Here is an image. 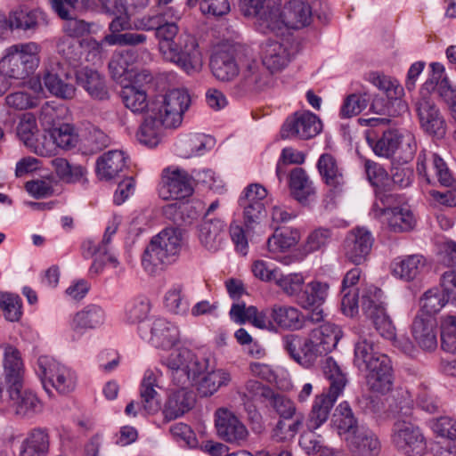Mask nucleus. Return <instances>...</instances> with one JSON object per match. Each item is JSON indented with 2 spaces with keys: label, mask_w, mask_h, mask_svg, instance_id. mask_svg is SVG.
Here are the masks:
<instances>
[{
  "label": "nucleus",
  "mask_w": 456,
  "mask_h": 456,
  "mask_svg": "<svg viewBox=\"0 0 456 456\" xmlns=\"http://www.w3.org/2000/svg\"><path fill=\"white\" fill-rule=\"evenodd\" d=\"M163 363L168 369L173 384L180 387L169 395L163 410L165 419L172 420L194 406V395L187 388L208 369L209 360L187 348H181L172 352Z\"/></svg>",
  "instance_id": "obj_1"
},
{
  "label": "nucleus",
  "mask_w": 456,
  "mask_h": 456,
  "mask_svg": "<svg viewBox=\"0 0 456 456\" xmlns=\"http://www.w3.org/2000/svg\"><path fill=\"white\" fill-rule=\"evenodd\" d=\"M342 338V331L334 323L325 322L313 329L307 337L289 333L281 337V346L289 357L305 368L330 353Z\"/></svg>",
  "instance_id": "obj_2"
},
{
  "label": "nucleus",
  "mask_w": 456,
  "mask_h": 456,
  "mask_svg": "<svg viewBox=\"0 0 456 456\" xmlns=\"http://www.w3.org/2000/svg\"><path fill=\"white\" fill-rule=\"evenodd\" d=\"M178 32L175 22L164 19L155 32L159 51L166 59L175 63L186 73L198 72L202 66V59L197 40L188 34L178 36Z\"/></svg>",
  "instance_id": "obj_3"
},
{
  "label": "nucleus",
  "mask_w": 456,
  "mask_h": 456,
  "mask_svg": "<svg viewBox=\"0 0 456 456\" xmlns=\"http://www.w3.org/2000/svg\"><path fill=\"white\" fill-rule=\"evenodd\" d=\"M323 374L329 381L328 392L316 395L314 401L305 421L307 430L310 431L316 430L328 420L334 403L347 383L345 373L331 357L324 362Z\"/></svg>",
  "instance_id": "obj_4"
},
{
  "label": "nucleus",
  "mask_w": 456,
  "mask_h": 456,
  "mask_svg": "<svg viewBox=\"0 0 456 456\" xmlns=\"http://www.w3.org/2000/svg\"><path fill=\"white\" fill-rule=\"evenodd\" d=\"M401 398L403 401L396 404L399 416L393 423L390 439L396 450L410 454L423 449L425 437L420 428L410 419L412 400L407 393H402Z\"/></svg>",
  "instance_id": "obj_5"
},
{
  "label": "nucleus",
  "mask_w": 456,
  "mask_h": 456,
  "mask_svg": "<svg viewBox=\"0 0 456 456\" xmlns=\"http://www.w3.org/2000/svg\"><path fill=\"white\" fill-rule=\"evenodd\" d=\"M40 46L35 42L18 44L0 61V70L13 79L28 77L39 64Z\"/></svg>",
  "instance_id": "obj_6"
},
{
  "label": "nucleus",
  "mask_w": 456,
  "mask_h": 456,
  "mask_svg": "<svg viewBox=\"0 0 456 456\" xmlns=\"http://www.w3.org/2000/svg\"><path fill=\"white\" fill-rule=\"evenodd\" d=\"M182 234L177 228H166L154 236L146 247L142 263L145 269L152 271L163 264H168L181 250Z\"/></svg>",
  "instance_id": "obj_7"
},
{
  "label": "nucleus",
  "mask_w": 456,
  "mask_h": 456,
  "mask_svg": "<svg viewBox=\"0 0 456 456\" xmlns=\"http://www.w3.org/2000/svg\"><path fill=\"white\" fill-rule=\"evenodd\" d=\"M432 83L419 89L413 108L421 129L428 134L442 137L446 131V122L432 95Z\"/></svg>",
  "instance_id": "obj_8"
},
{
  "label": "nucleus",
  "mask_w": 456,
  "mask_h": 456,
  "mask_svg": "<svg viewBox=\"0 0 456 456\" xmlns=\"http://www.w3.org/2000/svg\"><path fill=\"white\" fill-rule=\"evenodd\" d=\"M275 85L273 73L256 60L248 59L241 64L240 77L233 94L241 97L248 94L267 92Z\"/></svg>",
  "instance_id": "obj_9"
},
{
  "label": "nucleus",
  "mask_w": 456,
  "mask_h": 456,
  "mask_svg": "<svg viewBox=\"0 0 456 456\" xmlns=\"http://www.w3.org/2000/svg\"><path fill=\"white\" fill-rule=\"evenodd\" d=\"M37 364L38 374L47 393H51L50 387L63 395L75 389L77 376L69 368L46 355L40 356Z\"/></svg>",
  "instance_id": "obj_10"
},
{
  "label": "nucleus",
  "mask_w": 456,
  "mask_h": 456,
  "mask_svg": "<svg viewBox=\"0 0 456 456\" xmlns=\"http://www.w3.org/2000/svg\"><path fill=\"white\" fill-rule=\"evenodd\" d=\"M191 104V97L184 89H172L159 96L151 105V110L161 118L166 128H175L183 121V116Z\"/></svg>",
  "instance_id": "obj_11"
},
{
  "label": "nucleus",
  "mask_w": 456,
  "mask_h": 456,
  "mask_svg": "<svg viewBox=\"0 0 456 456\" xmlns=\"http://www.w3.org/2000/svg\"><path fill=\"white\" fill-rule=\"evenodd\" d=\"M381 296L380 289L372 285L366 287L361 297L362 307L379 334L392 340L395 337V327L380 301Z\"/></svg>",
  "instance_id": "obj_12"
},
{
  "label": "nucleus",
  "mask_w": 456,
  "mask_h": 456,
  "mask_svg": "<svg viewBox=\"0 0 456 456\" xmlns=\"http://www.w3.org/2000/svg\"><path fill=\"white\" fill-rule=\"evenodd\" d=\"M44 85L54 96L70 100L76 95V86L72 83V69L66 63L53 60L43 77Z\"/></svg>",
  "instance_id": "obj_13"
},
{
  "label": "nucleus",
  "mask_w": 456,
  "mask_h": 456,
  "mask_svg": "<svg viewBox=\"0 0 456 456\" xmlns=\"http://www.w3.org/2000/svg\"><path fill=\"white\" fill-rule=\"evenodd\" d=\"M194 191V179L185 170L167 167L162 172L159 192L164 200H182Z\"/></svg>",
  "instance_id": "obj_14"
},
{
  "label": "nucleus",
  "mask_w": 456,
  "mask_h": 456,
  "mask_svg": "<svg viewBox=\"0 0 456 456\" xmlns=\"http://www.w3.org/2000/svg\"><path fill=\"white\" fill-rule=\"evenodd\" d=\"M322 130V123L310 111H297L289 117L281 129L282 139L309 140Z\"/></svg>",
  "instance_id": "obj_15"
},
{
  "label": "nucleus",
  "mask_w": 456,
  "mask_h": 456,
  "mask_svg": "<svg viewBox=\"0 0 456 456\" xmlns=\"http://www.w3.org/2000/svg\"><path fill=\"white\" fill-rule=\"evenodd\" d=\"M141 337L151 342L155 347L168 349L179 340L177 328L168 321L158 318L152 323L142 324L138 327Z\"/></svg>",
  "instance_id": "obj_16"
},
{
  "label": "nucleus",
  "mask_w": 456,
  "mask_h": 456,
  "mask_svg": "<svg viewBox=\"0 0 456 456\" xmlns=\"http://www.w3.org/2000/svg\"><path fill=\"white\" fill-rule=\"evenodd\" d=\"M374 239L371 233L364 228H355L350 231L344 240V254L346 258L354 265H361L370 255Z\"/></svg>",
  "instance_id": "obj_17"
},
{
  "label": "nucleus",
  "mask_w": 456,
  "mask_h": 456,
  "mask_svg": "<svg viewBox=\"0 0 456 456\" xmlns=\"http://www.w3.org/2000/svg\"><path fill=\"white\" fill-rule=\"evenodd\" d=\"M46 14L40 9L17 8L12 11L7 20L0 19V29H21L36 31L38 28L46 26Z\"/></svg>",
  "instance_id": "obj_18"
},
{
  "label": "nucleus",
  "mask_w": 456,
  "mask_h": 456,
  "mask_svg": "<svg viewBox=\"0 0 456 456\" xmlns=\"http://www.w3.org/2000/svg\"><path fill=\"white\" fill-rule=\"evenodd\" d=\"M8 406L20 417H29L41 410V403L36 394L23 388L22 382L8 386Z\"/></svg>",
  "instance_id": "obj_19"
},
{
  "label": "nucleus",
  "mask_w": 456,
  "mask_h": 456,
  "mask_svg": "<svg viewBox=\"0 0 456 456\" xmlns=\"http://www.w3.org/2000/svg\"><path fill=\"white\" fill-rule=\"evenodd\" d=\"M292 56V45L289 42L267 40L262 45V64L273 74L285 69Z\"/></svg>",
  "instance_id": "obj_20"
},
{
  "label": "nucleus",
  "mask_w": 456,
  "mask_h": 456,
  "mask_svg": "<svg viewBox=\"0 0 456 456\" xmlns=\"http://www.w3.org/2000/svg\"><path fill=\"white\" fill-rule=\"evenodd\" d=\"M346 441L354 456H379L382 448L379 436L366 427L355 429Z\"/></svg>",
  "instance_id": "obj_21"
},
{
  "label": "nucleus",
  "mask_w": 456,
  "mask_h": 456,
  "mask_svg": "<svg viewBox=\"0 0 456 456\" xmlns=\"http://www.w3.org/2000/svg\"><path fill=\"white\" fill-rule=\"evenodd\" d=\"M216 428L218 436L228 443L240 444L248 436L245 426L227 410H217Z\"/></svg>",
  "instance_id": "obj_22"
},
{
  "label": "nucleus",
  "mask_w": 456,
  "mask_h": 456,
  "mask_svg": "<svg viewBox=\"0 0 456 456\" xmlns=\"http://www.w3.org/2000/svg\"><path fill=\"white\" fill-rule=\"evenodd\" d=\"M224 235V222L216 216L205 215L198 227L200 244L208 250L216 251L220 248Z\"/></svg>",
  "instance_id": "obj_23"
},
{
  "label": "nucleus",
  "mask_w": 456,
  "mask_h": 456,
  "mask_svg": "<svg viewBox=\"0 0 456 456\" xmlns=\"http://www.w3.org/2000/svg\"><path fill=\"white\" fill-rule=\"evenodd\" d=\"M106 12L115 15L109 24L110 34L106 35L103 41L110 45H114L113 38L123 36V31L132 28L130 17L126 12V8L121 0H100Z\"/></svg>",
  "instance_id": "obj_24"
},
{
  "label": "nucleus",
  "mask_w": 456,
  "mask_h": 456,
  "mask_svg": "<svg viewBox=\"0 0 456 456\" xmlns=\"http://www.w3.org/2000/svg\"><path fill=\"white\" fill-rule=\"evenodd\" d=\"M282 17L285 27L299 29L310 25L312 7L306 0H289L283 5Z\"/></svg>",
  "instance_id": "obj_25"
},
{
  "label": "nucleus",
  "mask_w": 456,
  "mask_h": 456,
  "mask_svg": "<svg viewBox=\"0 0 456 456\" xmlns=\"http://www.w3.org/2000/svg\"><path fill=\"white\" fill-rule=\"evenodd\" d=\"M210 69L214 77L223 82H229L240 74L239 64L230 50H217L210 58Z\"/></svg>",
  "instance_id": "obj_26"
},
{
  "label": "nucleus",
  "mask_w": 456,
  "mask_h": 456,
  "mask_svg": "<svg viewBox=\"0 0 456 456\" xmlns=\"http://www.w3.org/2000/svg\"><path fill=\"white\" fill-rule=\"evenodd\" d=\"M436 326L434 316L418 314L414 318L411 333L415 341L423 350L431 351L436 348Z\"/></svg>",
  "instance_id": "obj_27"
},
{
  "label": "nucleus",
  "mask_w": 456,
  "mask_h": 456,
  "mask_svg": "<svg viewBox=\"0 0 456 456\" xmlns=\"http://www.w3.org/2000/svg\"><path fill=\"white\" fill-rule=\"evenodd\" d=\"M102 45L94 38L77 41L75 39H65L58 45V52L66 60L69 67L76 66L81 58V50H89L94 57L100 55Z\"/></svg>",
  "instance_id": "obj_28"
},
{
  "label": "nucleus",
  "mask_w": 456,
  "mask_h": 456,
  "mask_svg": "<svg viewBox=\"0 0 456 456\" xmlns=\"http://www.w3.org/2000/svg\"><path fill=\"white\" fill-rule=\"evenodd\" d=\"M77 83L81 86L88 94L99 101L108 100L110 94L104 77L96 70L82 68L75 73Z\"/></svg>",
  "instance_id": "obj_29"
},
{
  "label": "nucleus",
  "mask_w": 456,
  "mask_h": 456,
  "mask_svg": "<svg viewBox=\"0 0 456 456\" xmlns=\"http://www.w3.org/2000/svg\"><path fill=\"white\" fill-rule=\"evenodd\" d=\"M433 167L441 185L450 188L445 192H437L439 201L449 207L456 206V180L446 163L438 155L433 154Z\"/></svg>",
  "instance_id": "obj_30"
},
{
  "label": "nucleus",
  "mask_w": 456,
  "mask_h": 456,
  "mask_svg": "<svg viewBox=\"0 0 456 456\" xmlns=\"http://www.w3.org/2000/svg\"><path fill=\"white\" fill-rule=\"evenodd\" d=\"M289 187L292 197L303 204L312 200L316 193L313 181L302 167H295L290 171Z\"/></svg>",
  "instance_id": "obj_31"
},
{
  "label": "nucleus",
  "mask_w": 456,
  "mask_h": 456,
  "mask_svg": "<svg viewBox=\"0 0 456 456\" xmlns=\"http://www.w3.org/2000/svg\"><path fill=\"white\" fill-rule=\"evenodd\" d=\"M126 167V157L120 151H110L96 161V173L101 180L109 181Z\"/></svg>",
  "instance_id": "obj_32"
},
{
  "label": "nucleus",
  "mask_w": 456,
  "mask_h": 456,
  "mask_svg": "<svg viewBox=\"0 0 456 456\" xmlns=\"http://www.w3.org/2000/svg\"><path fill=\"white\" fill-rule=\"evenodd\" d=\"M399 134L396 130H387L382 133V136L376 139L372 131H366V141L371 147L373 152L382 158L394 159L397 149V141Z\"/></svg>",
  "instance_id": "obj_33"
},
{
  "label": "nucleus",
  "mask_w": 456,
  "mask_h": 456,
  "mask_svg": "<svg viewBox=\"0 0 456 456\" xmlns=\"http://www.w3.org/2000/svg\"><path fill=\"white\" fill-rule=\"evenodd\" d=\"M202 373L191 386H195L199 395L202 397L212 395L223 386H227L231 381V375L224 370L219 369Z\"/></svg>",
  "instance_id": "obj_34"
},
{
  "label": "nucleus",
  "mask_w": 456,
  "mask_h": 456,
  "mask_svg": "<svg viewBox=\"0 0 456 456\" xmlns=\"http://www.w3.org/2000/svg\"><path fill=\"white\" fill-rule=\"evenodd\" d=\"M317 168L323 182L332 189L340 190L345 183L342 169L338 167L335 157L323 153L317 162Z\"/></svg>",
  "instance_id": "obj_35"
},
{
  "label": "nucleus",
  "mask_w": 456,
  "mask_h": 456,
  "mask_svg": "<svg viewBox=\"0 0 456 456\" xmlns=\"http://www.w3.org/2000/svg\"><path fill=\"white\" fill-rule=\"evenodd\" d=\"M49 447L50 436L47 430L34 428L23 440L19 456H46Z\"/></svg>",
  "instance_id": "obj_36"
},
{
  "label": "nucleus",
  "mask_w": 456,
  "mask_h": 456,
  "mask_svg": "<svg viewBox=\"0 0 456 456\" xmlns=\"http://www.w3.org/2000/svg\"><path fill=\"white\" fill-rule=\"evenodd\" d=\"M105 321V313L98 305H88L77 312L71 322V329L76 332H83L88 329H95Z\"/></svg>",
  "instance_id": "obj_37"
},
{
  "label": "nucleus",
  "mask_w": 456,
  "mask_h": 456,
  "mask_svg": "<svg viewBox=\"0 0 456 456\" xmlns=\"http://www.w3.org/2000/svg\"><path fill=\"white\" fill-rule=\"evenodd\" d=\"M165 122L156 113L149 109L147 116L142 123L136 136L140 143L153 148L159 143L161 127Z\"/></svg>",
  "instance_id": "obj_38"
},
{
  "label": "nucleus",
  "mask_w": 456,
  "mask_h": 456,
  "mask_svg": "<svg viewBox=\"0 0 456 456\" xmlns=\"http://www.w3.org/2000/svg\"><path fill=\"white\" fill-rule=\"evenodd\" d=\"M426 259L422 255H411L398 257L393 263V273L400 279L410 281L417 278L426 267Z\"/></svg>",
  "instance_id": "obj_39"
},
{
  "label": "nucleus",
  "mask_w": 456,
  "mask_h": 456,
  "mask_svg": "<svg viewBox=\"0 0 456 456\" xmlns=\"http://www.w3.org/2000/svg\"><path fill=\"white\" fill-rule=\"evenodd\" d=\"M271 316L273 322L281 329L299 330L304 328V315L291 305H274Z\"/></svg>",
  "instance_id": "obj_40"
},
{
  "label": "nucleus",
  "mask_w": 456,
  "mask_h": 456,
  "mask_svg": "<svg viewBox=\"0 0 456 456\" xmlns=\"http://www.w3.org/2000/svg\"><path fill=\"white\" fill-rule=\"evenodd\" d=\"M328 292L329 285L326 282L313 281L305 283L296 304L306 310L314 306H321L325 302Z\"/></svg>",
  "instance_id": "obj_41"
},
{
  "label": "nucleus",
  "mask_w": 456,
  "mask_h": 456,
  "mask_svg": "<svg viewBox=\"0 0 456 456\" xmlns=\"http://www.w3.org/2000/svg\"><path fill=\"white\" fill-rule=\"evenodd\" d=\"M158 387L157 379L151 370H147L140 386V395L142 405L148 413L157 412L160 409L159 394L156 390Z\"/></svg>",
  "instance_id": "obj_42"
},
{
  "label": "nucleus",
  "mask_w": 456,
  "mask_h": 456,
  "mask_svg": "<svg viewBox=\"0 0 456 456\" xmlns=\"http://www.w3.org/2000/svg\"><path fill=\"white\" fill-rule=\"evenodd\" d=\"M110 139L100 128L90 126L85 129L81 139V151L84 154L93 155L107 148Z\"/></svg>",
  "instance_id": "obj_43"
},
{
  "label": "nucleus",
  "mask_w": 456,
  "mask_h": 456,
  "mask_svg": "<svg viewBox=\"0 0 456 456\" xmlns=\"http://www.w3.org/2000/svg\"><path fill=\"white\" fill-rule=\"evenodd\" d=\"M4 368L8 385L22 382L23 362L20 352L12 346L4 347Z\"/></svg>",
  "instance_id": "obj_44"
},
{
  "label": "nucleus",
  "mask_w": 456,
  "mask_h": 456,
  "mask_svg": "<svg viewBox=\"0 0 456 456\" xmlns=\"http://www.w3.org/2000/svg\"><path fill=\"white\" fill-rule=\"evenodd\" d=\"M119 95L125 107L133 113L142 114L148 110L149 102L145 90L134 85H127L122 87Z\"/></svg>",
  "instance_id": "obj_45"
},
{
  "label": "nucleus",
  "mask_w": 456,
  "mask_h": 456,
  "mask_svg": "<svg viewBox=\"0 0 456 456\" xmlns=\"http://www.w3.org/2000/svg\"><path fill=\"white\" fill-rule=\"evenodd\" d=\"M300 240V233L297 229L289 227H274V232L267 240V248L270 252H282L295 246Z\"/></svg>",
  "instance_id": "obj_46"
},
{
  "label": "nucleus",
  "mask_w": 456,
  "mask_h": 456,
  "mask_svg": "<svg viewBox=\"0 0 456 456\" xmlns=\"http://www.w3.org/2000/svg\"><path fill=\"white\" fill-rule=\"evenodd\" d=\"M377 201L373 204L371 212L375 217L387 215L388 210L395 211L407 207L405 199L402 194L392 193L387 191H376Z\"/></svg>",
  "instance_id": "obj_47"
},
{
  "label": "nucleus",
  "mask_w": 456,
  "mask_h": 456,
  "mask_svg": "<svg viewBox=\"0 0 456 456\" xmlns=\"http://www.w3.org/2000/svg\"><path fill=\"white\" fill-rule=\"evenodd\" d=\"M332 421L340 436L345 434L349 436L355 429L361 428L358 426L357 418L354 416L349 403L346 401L336 407Z\"/></svg>",
  "instance_id": "obj_48"
},
{
  "label": "nucleus",
  "mask_w": 456,
  "mask_h": 456,
  "mask_svg": "<svg viewBox=\"0 0 456 456\" xmlns=\"http://www.w3.org/2000/svg\"><path fill=\"white\" fill-rule=\"evenodd\" d=\"M377 350L375 344L367 338H360L354 345V364L360 370H365L371 363L381 355Z\"/></svg>",
  "instance_id": "obj_49"
},
{
  "label": "nucleus",
  "mask_w": 456,
  "mask_h": 456,
  "mask_svg": "<svg viewBox=\"0 0 456 456\" xmlns=\"http://www.w3.org/2000/svg\"><path fill=\"white\" fill-rule=\"evenodd\" d=\"M384 217L390 230L395 232L411 231L415 225V218L409 206L395 211L388 210Z\"/></svg>",
  "instance_id": "obj_50"
},
{
  "label": "nucleus",
  "mask_w": 456,
  "mask_h": 456,
  "mask_svg": "<svg viewBox=\"0 0 456 456\" xmlns=\"http://www.w3.org/2000/svg\"><path fill=\"white\" fill-rule=\"evenodd\" d=\"M275 284L286 296L294 298L295 303H297L305 285V278L299 273H279L275 277Z\"/></svg>",
  "instance_id": "obj_51"
},
{
  "label": "nucleus",
  "mask_w": 456,
  "mask_h": 456,
  "mask_svg": "<svg viewBox=\"0 0 456 456\" xmlns=\"http://www.w3.org/2000/svg\"><path fill=\"white\" fill-rule=\"evenodd\" d=\"M51 165L58 177L67 183H76L86 174V168L80 165H71L63 158H55Z\"/></svg>",
  "instance_id": "obj_52"
},
{
  "label": "nucleus",
  "mask_w": 456,
  "mask_h": 456,
  "mask_svg": "<svg viewBox=\"0 0 456 456\" xmlns=\"http://www.w3.org/2000/svg\"><path fill=\"white\" fill-rule=\"evenodd\" d=\"M397 149L395 153L393 162L397 164H407L413 159L417 151V142L413 134H400L397 141Z\"/></svg>",
  "instance_id": "obj_53"
},
{
  "label": "nucleus",
  "mask_w": 456,
  "mask_h": 456,
  "mask_svg": "<svg viewBox=\"0 0 456 456\" xmlns=\"http://www.w3.org/2000/svg\"><path fill=\"white\" fill-rule=\"evenodd\" d=\"M50 136L56 146L63 150L75 147L78 142L77 134L69 124H62L53 127L50 130Z\"/></svg>",
  "instance_id": "obj_54"
},
{
  "label": "nucleus",
  "mask_w": 456,
  "mask_h": 456,
  "mask_svg": "<svg viewBox=\"0 0 456 456\" xmlns=\"http://www.w3.org/2000/svg\"><path fill=\"white\" fill-rule=\"evenodd\" d=\"M258 28L263 33L278 32L285 26L282 11L267 7L266 10L256 19Z\"/></svg>",
  "instance_id": "obj_55"
},
{
  "label": "nucleus",
  "mask_w": 456,
  "mask_h": 456,
  "mask_svg": "<svg viewBox=\"0 0 456 456\" xmlns=\"http://www.w3.org/2000/svg\"><path fill=\"white\" fill-rule=\"evenodd\" d=\"M366 386L373 393L385 395L392 390L394 384V370L366 374Z\"/></svg>",
  "instance_id": "obj_56"
},
{
  "label": "nucleus",
  "mask_w": 456,
  "mask_h": 456,
  "mask_svg": "<svg viewBox=\"0 0 456 456\" xmlns=\"http://www.w3.org/2000/svg\"><path fill=\"white\" fill-rule=\"evenodd\" d=\"M0 308L9 322H18L22 314L21 299L18 295L11 293L0 294Z\"/></svg>",
  "instance_id": "obj_57"
},
{
  "label": "nucleus",
  "mask_w": 456,
  "mask_h": 456,
  "mask_svg": "<svg viewBox=\"0 0 456 456\" xmlns=\"http://www.w3.org/2000/svg\"><path fill=\"white\" fill-rule=\"evenodd\" d=\"M441 346L444 351H456V316L447 315L441 323Z\"/></svg>",
  "instance_id": "obj_58"
},
{
  "label": "nucleus",
  "mask_w": 456,
  "mask_h": 456,
  "mask_svg": "<svg viewBox=\"0 0 456 456\" xmlns=\"http://www.w3.org/2000/svg\"><path fill=\"white\" fill-rule=\"evenodd\" d=\"M369 80L379 90L384 91L387 96L390 99L399 98L403 90L399 86L396 79H392L389 77L381 75L377 72L370 73L369 75Z\"/></svg>",
  "instance_id": "obj_59"
},
{
  "label": "nucleus",
  "mask_w": 456,
  "mask_h": 456,
  "mask_svg": "<svg viewBox=\"0 0 456 456\" xmlns=\"http://www.w3.org/2000/svg\"><path fill=\"white\" fill-rule=\"evenodd\" d=\"M150 313V303L147 298H135L126 308V316L128 322L138 323L141 326Z\"/></svg>",
  "instance_id": "obj_60"
},
{
  "label": "nucleus",
  "mask_w": 456,
  "mask_h": 456,
  "mask_svg": "<svg viewBox=\"0 0 456 456\" xmlns=\"http://www.w3.org/2000/svg\"><path fill=\"white\" fill-rule=\"evenodd\" d=\"M266 405L273 408L282 419H292L294 415H296V406L294 403L285 395L275 393L274 391L268 399Z\"/></svg>",
  "instance_id": "obj_61"
},
{
  "label": "nucleus",
  "mask_w": 456,
  "mask_h": 456,
  "mask_svg": "<svg viewBox=\"0 0 456 456\" xmlns=\"http://www.w3.org/2000/svg\"><path fill=\"white\" fill-rule=\"evenodd\" d=\"M211 142V138L204 134L190 135L182 144L181 156L183 158H191L195 155L202 154L207 144Z\"/></svg>",
  "instance_id": "obj_62"
},
{
  "label": "nucleus",
  "mask_w": 456,
  "mask_h": 456,
  "mask_svg": "<svg viewBox=\"0 0 456 456\" xmlns=\"http://www.w3.org/2000/svg\"><path fill=\"white\" fill-rule=\"evenodd\" d=\"M369 102L370 97L366 94H350L346 97L341 107L340 115L343 118L356 116L368 106Z\"/></svg>",
  "instance_id": "obj_63"
},
{
  "label": "nucleus",
  "mask_w": 456,
  "mask_h": 456,
  "mask_svg": "<svg viewBox=\"0 0 456 456\" xmlns=\"http://www.w3.org/2000/svg\"><path fill=\"white\" fill-rule=\"evenodd\" d=\"M364 167L368 180L371 185L377 188V191L387 186L389 175L381 165L367 159L365 161Z\"/></svg>",
  "instance_id": "obj_64"
}]
</instances>
